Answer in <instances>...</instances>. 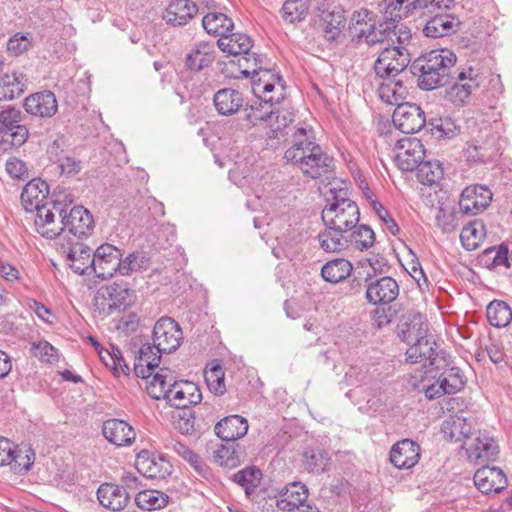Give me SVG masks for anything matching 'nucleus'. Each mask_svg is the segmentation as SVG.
<instances>
[{
  "mask_svg": "<svg viewBox=\"0 0 512 512\" xmlns=\"http://www.w3.org/2000/svg\"><path fill=\"white\" fill-rule=\"evenodd\" d=\"M34 356L40 358L44 362L52 363L57 360L56 349L47 341L34 343L32 346Z\"/></svg>",
  "mask_w": 512,
  "mask_h": 512,
  "instance_id": "nucleus-63",
  "label": "nucleus"
},
{
  "mask_svg": "<svg viewBox=\"0 0 512 512\" xmlns=\"http://www.w3.org/2000/svg\"><path fill=\"white\" fill-rule=\"evenodd\" d=\"M49 186L41 179H32L23 188L21 193V203L27 212H34L42 207L47 201L52 199L48 198Z\"/></svg>",
  "mask_w": 512,
  "mask_h": 512,
  "instance_id": "nucleus-23",
  "label": "nucleus"
},
{
  "mask_svg": "<svg viewBox=\"0 0 512 512\" xmlns=\"http://www.w3.org/2000/svg\"><path fill=\"white\" fill-rule=\"evenodd\" d=\"M386 3L385 15L399 19L407 17L415 10L426 8L425 0H384Z\"/></svg>",
  "mask_w": 512,
  "mask_h": 512,
  "instance_id": "nucleus-44",
  "label": "nucleus"
},
{
  "mask_svg": "<svg viewBox=\"0 0 512 512\" xmlns=\"http://www.w3.org/2000/svg\"><path fill=\"white\" fill-rule=\"evenodd\" d=\"M448 32V14L441 13L431 17L423 28V33L427 37H443Z\"/></svg>",
  "mask_w": 512,
  "mask_h": 512,
  "instance_id": "nucleus-57",
  "label": "nucleus"
},
{
  "mask_svg": "<svg viewBox=\"0 0 512 512\" xmlns=\"http://www.w3.org/2000/svg\"><path fill=\"white\" fill-rule=\"evenodd\" d=\"M27 77L19 71L5 73L0 77V100L11 101L21 96L27 85Z\"/></svg>",
  "mask_w": 512,
  "mask_h": 512,
  "instance_id": "nucleus-34",
  "label": "nucleus"
},
{
  "mask_svg": "<svg viewBox=\"0 0 512 512\" xmlns=\"http://www.w3.org/2000/svg\"><path fill=\"white\" fill-rule=\"evenodd\" d=\"M202 400V394L198 386L190 381L177 382L175 379L174 386L171 389L169 402L177 408L196 405Z\"/></svg>",
  "mask_w": 512,
  "mask_h": 512,
  "instance_id": "nucleus-28",
  "label": "nucleus"
},
{
  "mask_svg": "<svg viewBox=\"0 0 512 512\" xmlns=\"http://www.w3.org/2000/svg\"><path fill=\"white\" fill-rule=\"evenodd\" d=\"M99 503L106 509L120 511L124 509L129 500V492L123 487L113 483H104L97 490Z\"/></svg>",
  "mask_w": 512,
  "mask_h": 512,
  "instance_id": "nucleus-25",
  "label": "nucleus"
},
{
  "mask_svg": "<svg viewBox=\"0 0 512 512\" xmlns=\"http://www.w3.org/2000/svg\"><path fill=\"white\" fill-rule=\"evenodd\" d=\"M197 11L196 4L191 0H170L162 17L171 26H184L196 15Z\"/></svg>",
  "mask_w": 512,
  "mask_h": 512,
  "instance_id": "nucleus-26",
  "label": "nucleus"
},
{
  "mask_svg": "<svg viewBox=\"0 0 512 512\" xmlns=\"http://www.w3.org/2000/svg\"><path fill=\"white\" fill-rule=\"evenodd\" d=\"M378 95L383 102L398 107L405 103L403 101L406 99L407 89L402 81L389 78L379 85Z\"/></svg>",
  "mask_w": 512,
  "mask_h": 512,
  "instance_id": "nucleus-39",
  "label": "nucleus"
},
{
  "mask_svg": "<svg viewBox=\"0 0 512 512\" xmlns=\"http://www.w3.org/2000/svg\"><path fill=\"white\" fill-rule=\"evenodd\" d=\"M279 101L280 98L274 100L271 97L268 100H265L264 103L260 102L256 105H251L249 109H245L246 120L253 126H256L262 122L272 124L275 110L271 109V106L274 102L278 103Z\"/></svg>",
  "mask_w": 512,
  "mask_h": 512,
  "instance_id": "nucleus-42",
  "label": "nucleus"
},
{
  "mask_svg": "<svg viewBox=\"0 0 512 512\" xmlns=\"http://www.w3.org/2000/svg\"><path fill=\"white\" fill-rule=\"evenodd\" d=\"M371 207L379 219L386 225L387 230L391 234L397 235L399 233V227L395 220L390 216L389 212L383 207V205L377 200H372Z\"/></svg>",
  "mask_w": 512,
  "mask_h": 512,
  "instance_id": "nucleus-62",
  "label": "nucleus"
},
{
  "mask_svg": "<svg viewBox=\"0 0 512 512\" xmlns=\"http://www.w3.org/2000/svg\"><path fill=\"white\" fill-rule=\"evenodd\" d=\"M35 454L29 447L13 449V462L9 464L11 469L17 474L27 472L34 463Z\"/></svg>",
  "mask_w": 512,
  "mask_h": 512,
  "instance_id": "nucleus-55",
  "label": "nucleus"
},
{
  "mask_svg": "<svg viewBox=\"0 0 512 512\" xmlns=\"http://www.w3.org/2000/svg\"><path fill=\"white\" fill-rule=\"evenodd\" d=\"M397 336L409 346L405 353L407 362L416 364L425 361L423 366L427 367L428 362L431 370L433 367L440 369V360L445 362L444 357L439 359L438 345L429 334V324L425 315L418 312L402 315L397 325Z\"/></svg>",
  "mask_w": 512,
  "mask_h": 512,
  "instance_id": "nucleus-1",
  "label": "nucleus"
},
{
  "mask_svg": "<svg viewBox=\"0 0 512 512\" xmlns=\"http://www.w3.org/2000/svg\"><path fill=\"white\" fill-rule=\"evenodd\" d=\"M65 204V212L62 213L63 236L62 240L68 239L80 241L87 237L94 228V221L91 213L83 206H74L67 212L68 205Z\"/></svg>",
  "mask_w": 512,
  "mask_h": 512,
  "instance_id": "nucleus-7",
  "label": "nucleus"
},
{
  "mask_svg": "<svg viewBox=\"0 0 512 512\" xmlns=\"http://www.w3.org/2000/svg\"><path fill=\"white\" fill-rule=\"evenodd\" d=\"M411 61L405 46H387L379 54L374 69L381 78H394L403 72Z\"/></svg>",
  "mask_w": 512,
  "mask_h": 512,
  "instance_id": "nucleus-8",
  "label": "nucleus"
},
{
  "mask_svg": "<svg viewBox=\"0 0 512 512\" xmlns=\"http://www.w3.org/2000/svg\"><path fill=\"white\" fill-rule=\"evenodd\" d=\"M175 379L176 375L170 368H160L147 385V393L156 400H169Z\"/></svg>",
  "mask_w": 512,
  "mask_h": 512,
  "instance_id": "nucleus-33",
  "label": "nucleus"
},
{
  "mask_svg": "<svg viewBox=\"0 0 512 512\" xmlns=\"http://www.w3.org/2000/svg\"><path fill=\"white\" fill-rule=\"evenodd\" d=\"M486 312L489 323L497 328L507 326L512 320V310L509 305L502 300L490 302Z\"/></svg>",
  "mask_w": 512,
  "mask_h": 512,
  "instance_id": "nucleus-46",
  "label": "nucleus"
},
{
  "mask_svg": "<svg viewBox=\"0 0 512 512\" xmlns=\"http://www.w3.org/2000/svg\"><path fill=\"white\" fill-rule=\"evenodd\" d=\"M102 432L110 443L117 446L130 445L135 440V432L132 426L119 419L105 421Z\"/></svg>",
  "mask_w": 512,
  "mask_h": 512,
  "instance_id": "nucleus-29",
  "label": "nucleus"
},
{
  "mask_svg": "<svg viewBox=\"0 0 512 512\" xmlns=\"http://www.w3.org/2000/svg\"><path fill=\"white\" fill-rule=\"evenodd\" d=\"M248 432L247 420L239 415H231L220 420L215 425V433L226 442H234Z\"/></svg>",
  "mask_w": 512,
  "mask_h": 512,
  "instance_id": "nucleus-30",
  "label": "nucleus"
},
{
  "mask_svg": "<svg viewBox=\"0 0 512 512\" xmlns=\"http://www.w3.org/2000/svg\"><path fill=\"white\" fill-rule=\"evenodd\" d=\"M23 106L28 114L41 118H51L58 110L55 94L48 90L27 96Z\"/></svg>",
  "mask_w": 512,
  "mask_h": 512,
  "instance_id": "nucleus-22",
  "label": "nucleus"
},
{
  "mask_svg": "<svg viewBox=\"0 0 512 512\" xmlns=\"http://www.w3.org/2000/svg\"><path fill=\"white\" fill-rule=\"evenodd\" d=\"M214 462L224 467H234L238 463V456L232 445H221L214 451Z\"/></svg>",
  "mask_w": 512,
  "mask_h": 512,
  "instance_id": "nucleus-59",
  "label": "nucleus"
},
{
  "mask_svg": "<svg viewBox=\"0 0 512 512\" xmlns=\"http://www.w3.org/2000/svg\"><path fill=\"white\" fill-rule=\"evenodd\" d=\"M346 232L326 227L318 235L321 248L326 252H340L344 250L348 243V240L344 237Z\"/></svg>",
  "mask_w": 512,
  "mask_h": 512,
  "instance_id": "nucleus-49",
  "label": "nucleus"
},
{
  "mask_svg": "<svg viewBox=\"0 0 512 512\" xmlns=\"http://www.w3.org/2000/svg\"><path fill=\"white\" fill-rule=\"evenodd\" d=\"M486 236V227L481 220H474L463 227L460 240L466 250L472 251L479 247Z\"/></svg>",
  "mask_w": 512,
  "mask_h": 512,
  "instance_id": "nucleus-40",
  "label": "nucleus"
},
{
  "mask_svg": "<svg viewBox=\"0 0 512 512\" xmlns=\"http://www.w3.org/2000/svg\"><path fill=\"white\" fill-rule=\"evenodd\" d=\"M392 121L401 132L413 134L425 126L426 118L420 106L415 103L405 102L395 108Z\"/></svg>",
  "mask_w": 512,
  "mask_h": 512,
  "instance_id": "nucleus-15",
  "label": "nucleus"
},
{
  "mask_svg": "<svg viewBox=\"0 0 512 512\" xmlns=\"http://www.w3.org/2000/svg\"><path fill=\"white\" fill-rule=\"evenodd\" d=\"M220 50L231 55H246L252 48V40L242 33H227L217 40Z\"/></svg>",
  "mask_w": 512,
  "mask_h": 512,
  "instance_id": "nucleus-38",
  "label": "nucleus"
},
{
  "mask_svg": "<svg viewBox=\"0 0 512 512\" xmlns=\"http://www.w3.org/2000/svg\"><path fill=\"white\" fill-rule=\"evenodd\" d=\"M460 83L450 87V101L457 105H463L469 99L473 89L478 87L477 73L469 67L458 74Z\"/></svg>",
  "mask_w": 512,
  "mask_h": 512,
  "instance_id": "nucleus-31",
  "label": "nucleus"
},
{
  "mask_svg": "<svg viewBox=\"0 0 512 512\" xmlns=\"http://www.w3.org/2000/svg\"><path fill=\"white\" fill-rule=\"evenodd\" d=\"M206 382L209 388L216 394H223L225 391L224 372L221 366L216 365L206 373Z\"/></svg>",
  "mask_w": 512,
  "mask_h": 512,
  "instance_id": "nucleus-61",
  "label": "nucleus"
},
{
  "mask_svg": "<svg viewBox=\"0 0 512 512\" xmlns=\"http://www.w3.org/2000/svg\"><path fill=\"white\" fill-rule=\"evenodd\" d=\"M34 212V228L39 235L46 239H62L65 204L59 198L47 201Z\"/></svg>",
  "mask_w": 512,
  "mask_h": 512,
  "instance_id": "nucleus-5",
  "label": "nucleus"
},
{
  "mask_svg": "<svg viewBox=\"0 0 512 512\" xmlns=\"http://www.w3.org/2000/svg\"><path fill=\"white\" fill-rule=\"evenodd\" d=\"M303 458L305 468L314 473L324 472L330 460L325 451L314 448L306 449Z\"/></svg>",
  "mask_w": 512,
  "mask_h": 512,
  "instance_id": "nucleus-53",
  "label": "nucleus"
},
{
  "mask_svg": "<svg viewBox=\"0 0 512 512\" xmlns=\"http://www.w3.org/2000/svg\"><path fill=\"white\" fill-rule=\"evenodd\" d=\"M479 263L488 269L498 266H509L508 248L505 245L485 249L478 257Z\"/></svg>",
  "mask_w": 512,
  "mask_h": 512,
  "instance_id": "nucleus-48",
  "label": "nucleus"
},
{
  "mask_svg": "<svg viewBox=\"0 0 512 512\" xmlns=\"http://www.w3.org/2000/svg\"><path fill=\"white\" fill-rule=\"evenodd\" d=\"M310 9V0H286L280 10L281 17L287 23L303 21Z\"/></svg>",
  "mask_w": 512,
  "mask_h": 512,
  "instance_id": "nucleus-45",
  "label": "nucleus"
},
{
  "mask_svg": "<svg viewBox=\"0 0 512 512\" xmlns=\"http://www.w3.org/2000/svg\"><path fill=\"white\" fill-rule=\"evenodd\" d=\"M244 101L242 92L233 88L220 89L213 96L214 107L221 116H232L238 113L244 106Z\"/></svg>",
  "mask_w": 512,
  "mask_h": 512,
  "instance_id": "nucleus-27",
  "label": "nucleus"
},
{
  "mask_svg": "<svg viewBox=\"0 0 512 512\" xmlns=\"http://www.w3.org/2000/svg\"><path fill=\"white\" fill-rule=\"evenodd\" d=\"M492 197V191L485 185L467 186L460 195V212L470 216L478 215L490 206Z\"/></svg>",
  "mask_w": 512,
  "mask_h": 512,
  "instance_id": "nucleus-14",
  "label": "nucleus"
},
{
  "mask_svg": "<svg viewBox=\"0 0 512 512\" xmlns=\"http://www.w3.org/2000/svg\"><path fill=\"white\" fill-rule=\"evenodd\" d=\"M395 162L402 171H413L425 156L424 145L416 137L399 139L394 147Z\"/></svg>",
  "mask_w": 512,
  "mask_h": 512,
  "instance_id": "nucleus-13",
  "label": "nucleus"
},
{
  "mask_svg": "<svg viewBox=\"0 0 512 512\" xmlns=\"http://www.w3.org/2000/svg\"><path fill=\"white\" fill-rule=\"evenodd\" d=\"M473 425L466 415H450V441L463 444L470 441Z\"/></svg>",
  "mask_w": 512,
  "mask_h": 512,
  "instance_id": "nucleus-47",
  "label": "nucleus"
},
{
  "mask_svg": "<svg viewBox=\"0 0 512 512\" xmlns=\"http://www.w3.org/2000/svg\"><path fill=\"white\" fill-rule=\"evenodd\" d=\"M401 19L385 15V21L378 24L377 43L387 42L388 46H405L412 38L411 30L404 24L399 23Z\"/></svg>",
  "mask_w": 512,
  "mask_h": 512,
  "instance_id": "nucleus-16",
  "label": "nucleus"
},
{
  "mask_svg": "<svg viewBox=\"0 0 512 512\" xmlns=\"http://www.w3.org/2000/svg\"><path fill=\"white\" fill-rule=\"evenodd\" d=\"M61 249L66 254L67 265L75 273L83 275L92 268V249L81 241L68 239L66 244H61Z\"/></svg>",
  "mask_w": 512,
  "mask_h": 512,
  "instance_id": "nucleus-18",
  "label": "nucleus"
},
{
  "mask_svg": "<svg viewBox=\"0 0 512 512\" xmlns=\"http://www.w3.org/2000/svg\"><path fill=\"white\" fill-rule=\"evenodd\" d=\"M446 49H434L415 59L410 71L418 77V86L423 90H433L444 86L448 81Z\"/></svg>",
  "mask_w": 512,
  "mask_h": 512,
  "instance_id": "nucleus-4",
  "label": "nucleus"
},
{
  "mask_svg": "<svg viewBox=\"0 0 512 512\" xmlns=\"http://www.w3.org/2000/svg\"><path fill=\"white\" fill-rule=\"evenodd\" d=\"M122 256L117 247L108 243L102 244L93 252L91 270L103 280L111 278L116 272L121 275Z\"/></svg>",
  "mask_w": 512,
  "mask_h": 512,
  "instance_id": "nucleus-12",
  "label": "nucleus"
},
{
  "mask_svg": "<svg viewBox=\"0 0 512 512\" xmlns=\"http://www.w3.org/2000/svg\"><path fill=\"white\" fill-rule=\"evenodd\" d=\"M473 480L483 494L500 493L508 485L505 473L498 467L482 466L475 472Z\"/></svg>",
  "mask_w": 512,
  "mask_h": 512,
  "instance_id": "nucleus-20",
  "label": "nucleus"
},
{
  "mask_svg": "<svg viewBox=\"0 0 512 512\" xmlns=\"http://www.w3.org/2000/svg\"><path fill=\"white\" fill-rule=\"evenodd\" d=\"M32 47V38L29 34L17 33L8 40L7 50L14 56H19Z\"/></svg>",
  "mask_w": 512,
  "mask_h": 512,
  "instance_id": "nucleus-60",
  "label": "nucleus"
},
{
  "mask_svg": "<svg viewBox=\"0 0 512 512\" xmlns=\"http://www.w3.org/2000/svg\"><path fill=\"white\" fill-rule=\"evenodd\" d=\"M261 471L255 467L245 468L234 475V481L244 487L247 494L255 488L261 480Z\"/></svg>",
  "mask_w": 512,
  "mask_h": 512,
  "instance_id": "nucleus-58",
  "label": "nucleus"
},
{
  "mask_svg": "<svg viewBox=\"0 0 512 512\" xmlns=\"http://www.w3.org/2000/svg\"><path fill=\"white\" fill-rule=\"evenodd\" d=\"M168 502V496L158 490H142L135 496L136 505L143 510L163 508Z\"/></svg>",
  "mask_w": 512,
  "mask_h": 512,
  "instance_id": "nucleus-50",
  "label": "nucleus"
},
{
  "mask_svg": "<svg viewBox=\"0 0 512 512\" xmlns=\"http://www.w3.org/2000/svg\"><path fill=\"white\" fill-rule=\"evenodd\" d=\"M350 241L357 250L364 251L371 248L375 242V233L370 226L366 224L356 225L352 228Z\"/></svg>",
  "mask_w": 512,
  "mask_h": 512,
  "instance_id": "nucleus-54",
  "label": "nucleus"
},
{
  "mask_svg": "<svg viewBox=\"0 0 512 512\" xmlns=\"http://www.w3.org/2000/svg\"><path fill=\"white\" fill-rule=\"evenodd\" d=\"M153 348L160 354L176 351L183 340L180 325L170 317H161L154 325Z\"/></svg>",
  "mask_w": 512,
  "mask_h": 512,
  "instance_id": "nucleus-11",
  "label": "nucleus"
},
{
  "mask_svg": "<svg viewBox=\"0 0 512 512\" xmlns=\"http://www.w3.org/2000/svg\"><path fill=\"white\" fill-rule=\"evenodd\" d=\"M308 497V489L305 485L294 482L287 485L279 494L276 499V506L286 512H292L296 507L300 508V505H306Z\"/></svg>",
  "mask_w": 512,
  "mask_h": 512,
  "instance_id": "nucleus-32",
  "label": "nucleus"
},
{
  "mask_svg": "<svg viewBox=\"0 0 512 512\" xmlns=\"http://www.w3.org/2000/svg\"><path fill=\"white\" fill-rule=\"evenodd\" d=\"M133 292V290H97L94 296V306L103 314H111L121 308L125 309L136 299Z\"/></svg>",
  "mask_w": 512,
  "mask_h": 512,
  "instance_id": "nucleus-17",
  "label": "nucleus"
},
{
  "mask_svg": "<svg viewBox=\"0 0 512 512\" xmlns=\"http://www.w3.org/2000/svg\"><path fill=\"white\" fill-rule=\"evenodd\" d=\"M417 168V179L425 185L435 186L432 207L435 206V225L445 233L448 227V192L445 189V168L438 160L421 161ZM432 197V195H430Z\"/></svg>",
  "mask_w": 512,
  "mask_h": 512,
  "instance_id": "nucleus-3",
  "label": "nucleus"
},
{
  "mask_svg": "<svg viewBox=\"0 0 512 512\" xmlns=\"http://www.w3.org/2000/svg\"><path fill=\"white\" fill-rule=\"evenodd\" d=\"M320 17L324 38L329 42L336 41L345 26V11L341 7H334L323 10Z\"/></svg>",
  "mask_w": 512,
  "mask_h": 512,
  "instance_id": "nucleus-35",
  "label": "nucleus"
},
{
  "mask_svg": "<svg viewBox=\"0 0 512 512\" xmlns=\"http://www.w3.org/2000/svg\"><path fill=\"white\" fill-rule=\"evenodd\" d=\"M136 469L151 479H164L172 472V465L162 456L142 450L136 457Z\"/></svg>",
  "mask_w": 512,
  "mask_h": 512,
  "instance_id": "nucleus-19",
  "label": "nucleus"
},
{
  "mask_svg": "<svg viewBox=\"0 0 512 512\" xmlns=\"http://www.w3.org/2000/svg\"><path fill=\"white\" fill-rule=\"evenodd\" d=\"M293 137V145L284 154L288 162L296 165L304 175L312 179L332 172L333 158L325 153L320 145L307 138L305 128H298Z\"/></svg>",
  "mask_w": 512,
  "mask_h": 512,
  "instance_id": "nucleus-2",
  "label": "nucleus"
},
{
  "mask_svg": "<svg viewBox=\"0 0 512 512\" xmlns=\"http://www.w3.org/2000/svg\"><path fill=\"white\" fill-rule=\"evenodd\" d=\"M420 447L409 439H404L393 445L390 461L398 469H409L415 466L420 458Z\"/></svg>",
  "mask_w": 512,
  "mask_h": 512,
  "instance_id": "nucleus-24",
  "label": "nucleus"
},
{
  "mask_svg": "<svg viewBox=\"0 0 512 512\" xmlns=\"http://www.w3.org/2000/svg\"><path fill=\"white\" fill-rule=\"evenodd\" d=\"M202 25L207 33L223 37L233 29V21L223 13H207L202 19Z\"/></svg>",
  "mask_w": 512,
  "mask_h": 512,
  "instance_id": "nucleus-43",
  "label": "nucleus"
},
{
  "mask_svg": "<svg viewBox=\"0 0 512 512\" xmlns=\"http://www.w3.org/2000/svg\"><path fill=\"white\" fill-rule=\"evenodd\" d=\"M21 110L10 106L0 107V136L12 146L21 147L29 138V130L22 125Z\"/></svg>",
  "mask_w": 512,
  "mask_h": 512,
  "instance_id": "nucleus-10",
  "label": "nucleus"
},
{
  "mask_svg": "<svg viewBox=\"0 0 512 512\" xmlns=\"http://www.w3.org/2000/svg\"><path fill=\"white\" fill-rule=\"evenodd\" d=\"M170 448L179 457L187 461L200 476H205L207 474L208 467L206 466V464L196 453H194L186 445L179 441L172 440L170 442Z\"/></svg>",
  "mask_w": 512,
  "mask_h": 512,
  "instance_id": "nucleus-51",
  "label": "nucleus"
},
{
  "mask_svg": "<svg viewBox=\"0 0 512 512\" xmlns=\"http://www.w3.org/2000/svg\"><path fill=\"white\" fill-rule=\"evenodd\" d=\"M459 456L474 465H480L486 462H493L498 458L499 446L497 442L487 435H479L476 438L465 440L459 446Z\"/></svg>",
  "mask_w": 512,
  "mask_h": 512,
  "instance_id": "nucleus-9",
  "label": "nucleus"
},
{
  "mask_svg": "<svg viewBox=\"0 0 512 512\" xmlns=\"http://www.w3.org/2000/svg\"><path fill=\"white\" fill-rule=\"evenodd\" d=\"M321 218L327 228L349 231L358 224L360 211L354 201L341 198L327 205L322 210Z\"/></svg>",
  "mask_w": 512,
  "mask_h": 512,
  "instance_id": "nucleus-6",
  "label": "nucleus"
},
{
  "mask_svg": "<svg viewBox=\"0 0 512 512\" xmlns=\"http://www.w3.org/2000/svg\"><path fill=\"white\" fill-rule=\"evenodd\" d=\"M154 348L150 344H144L139 349V356L135 358L134 373L140 378H149L155 368L158 367L161 354L153 351Z\"/></svg>",
  "mask_w": 512,
  "mask_h": 512,
  "instance_id": "nucleus-36",
  "label": "nucleus"
},
{
  "mask_svg": "<svg viewBox=\"0 0 512 512\" xmlns=\"http://www.w3.org/2000/svg\"><path fill=\"white\" fill-rule=\"evenodd\" d=\"M215 59L214 45L199 42L186 57V66L193 71H201L212 64Z\"/></svg>",
  "mask_w": 512,
  "mask_h": 512,
  "instance_id": "nucleus-37",
  "label": "nucleus"
},
{
  "mask_svg": "<svg viewBox=\"0 0 512 512\" xmlns=\"http://www.w3.org/2000/svg\"><path fill=\"white\" fill-rule=\"evenodd\" d=\"M5 170L13 179L24 180L25 178L28 177L26 164L16 157H10L6 161Z\"/></svg>",
  "mask_w": 512,
  "mask_h": 512,
  "instance_id": "nucleus-64",
  "label": "nucleus"
},
{
  "mask_svg": "<svg viewBox=\"0 0 512 512\" xmlns=\"http://www.w3.org/2000/svg\"><path fill=\"white\" fill-rule=\"evenodd\" d=\"M351 263L346 259H335L327 262L321 269L323 279L336 284L346 279L352 271Z\"/></svg>",
  "mask_w": 512,
  "mask_h": 512,
  "instance_id": "nucleus-41",
  "label": "nucleus"
},
{
  "mask_svg": "<svg viewBox=\"0 0 512 512\" xmlns=\"http://www.w3.org/2000/svg\"><path fill=\"white\" fill-rule=\"evenodd\" d=\"M243 62L250 63L252 62V70H249L248 68H245L242 70V75L244 78H253L255 79L260 74H263L264 77L270 76L275 77L278 80H280V75L272 73L269 69H263L262 64L264 62V59L261 56L255 55V54H249V52L246 55H243L241 58L238 59V66L239 68H242L244 66Z\"/></svg>",
  "mask_w": 512,
  "mask_h": 512,
  "instance_id": "nucleus-52",
  "label": "nucleus"
},
{
  "mask_svg": "<svg viewBox=\"0 0 512 512\" xmlns=\"http://www.w3.org/2000/svg\"><path fill=\"white\" fill-rule=\"evenodd\" d=\"M349 31L353 37L365 38L368 44H376L378 26H376L373 12L364 8L354 11L350 19Z\"/></svg>",
  "mask_w": 512,
  "mask_h": 512,
  "instance_id": "nucleus-21",
  "label": "nucleus"
},
{
  "mask_svg": "<svg viewBox=\"0 0 512 512\" xmlns=\"http://www.w3.org/2000/svg\"><path fill=\"white\" fill-rule=\"evenodd\" d=\"M150 259L145 252H133L122 259L121 275L126 276L132 272L146 270Z\"/></svg>",
  "mask_w": 512,
  "mask_h": 512,
  "instance_id": "nucleus-56",
  "label": "nucleus"
}]
</instances>
